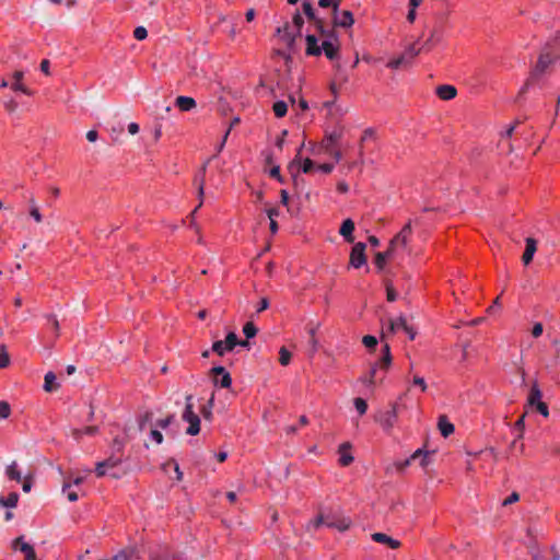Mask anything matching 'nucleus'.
Instances as JSON below:
<instances>
[{
	"label": "nucleus",
	"mask_w": 560,
	"mask_h": 560,
	"mask_svg": "<svg viewBox=\"0 0 560 560\" xmlns=\"http://www.w3.org/2000/svg\"><path fill=\"white\" fill-rule=\"evenodd\" d=\"M314 168V163L310 158H305L302 162L301 170L303 173H310Z\"/></svg>",
	"instance_id": "nucleus-53"
},
{
	"label": "nucleus",
	"mask_w": 560,
	"mask_h": 560,
	"mask_svg": "<svg viewBox=\"0 0 560 560\" xmlns=\"http://www.w3.org/2000/svg\"><path fill=\"white\" fill-rule=\"evenodd\" d=\"M353 231H354V222L351 219H346L339 230V233L348 243H353Z\"/></svg>",
	"instance_id": "nucleus-17"
},
{
	"label": "nucleus",
	"mask_w": 560,
	"mask_h": 560,
	"mask_svg": "<svg viewBox=\"0 0 560 560\" xmlns=\"http://www.w3.org/2000/svg\"><path fill=\"white\" fill-rule=\"evenodd\" d=\"M290 24L285 23L283 26H279L276 31L277 35L280 36L281 40L287 47L292 50L295 43L296 34L290 31Z\"/></svg>",
	"instance_id": "nucleus-10"
},
{
	"label": "nucleus",
	"mask_w": 560,
	"mask_h": 560,
	"mask_svg": "<svg viewBox=\"0 0 560 560\" xmlns=\"http://www.w3.org/2000/svg\"><path fill=\"white\" fill-rule=\"evenodd\" d=\"M371 537L375 542L386 545L392 549H397L401 546V542L399 540L394 539L393 537L384 533H374L372 534Z\"/></svg>",
	"instance_id": "nucleus-13"
},
{
	"label": "nucleus",
	"mask_w": 560,
	"mask_h": 560,
	"mask_svg": "<svg viewBox=\"0 0 560 560\" xmlns=\"http://www.w3.org/2000/svg\"><path fill=\"white\" fill-rule=\"evenodd\" d=\"M24 73L22 71H15L13 73L14 82L10 85L13 91H20L26 95H31L32 92L28 88L21 83Z\"/></svg>",
	"instance_id": "nucleus-20"
},
{
	"label": "nucleus",
	"mask_w": 560,
	"mask_h": 560,
	"mask_svg": "<svg viewBox=\"0 0 560 560\" xmlns=\"http://www.w3.org/2000/svg\"><path fill=\"white\" fill-rule=\"evenodd\" d=\"M436 94L441 100L450 101L457 95V90L454 85L443 84L436 88Z\"/></svg>",
	"instance_id": "nucleus-16"
},
{
	"label": "nucleus",
	"mask_w": 560,
	"mask_h": 560,
	"mask_svg": "<svg viewBox=\"0 0 560 560\" xmlns=\"http://www.w3.org/2000/svg\"><path fill=\"white\" fill-rule=\"evenodd\" d=\"M411 233H412V226H411V222L409 221L404 225V228L400 230V232L394 236V238L392 240V247H397V246L406 247L409 242Z\"/></svg>",
	"instance_id": "nucleus-9"
},
{
	"label": "nucleus",
	"mask_w": 560,
	"mask_h": 560,
	"mask_svg": "<svg viewBox=\"0 0 560 560\" xmlns=\"http://www.w3.org/2000/svg\"><path fill=\"white\" fill-rule=\"evenodd\" d=\"M5 474L9 479L20 482L22 480V474L18 469L16 462H12L5 469Z\"/></svg>",
	"instance_id": "nucleus-26"
},
{
	"label": "nucleus",
	"mask_w": 560,
	"mask_h": 560,
	"mask_svg": "<svg viewBox=\"0 0 560 560\" xmlns=\"http://www.w3.org/2000/svg\"><path fill=\"white\" fill-rule=\"evenodd\" d=\"M185 401V410L182 418L184 421L189 423L186 433L189 435H196L200 431V419L194 411L192 396L187 395Z\"/></svg>",
	"instance_id": "nucleus-3"
},
{
	"label": "nucleus",
	"mask_w": 560,
	"mask_h": 560,
	"mask_svg": "<svg viewBox=\"0 0 560 560\" xmlns=\"http://www.w3.org/2000/svg\"><path fill=\"white\" fill-rule=\"evenodd\" d=\"M150 435L152 440H154L158 444H161L163 442V434L159 430L152 429Z\"/></svg>",
	"instance_id": "nucleus-60"
},
{
	"label": "nucleus",
	"mask_w": 560,
	"mask_h": 560,
	"mask_svg": "<svg viewBox=\"0 0 560 560\" xmlns=\"http://www.w3.org/2000/svg\"><path fill=\"white\" fill-rule=\"evenodd\" d=\"M343 137H350V135H347L346 130L343 128H341L338 132L336 131V132L329 135L327 137V140L334 141V140H338Z\"/></svg>",
	"instance_id": "nucleus-56"
},
{
	"label": "nucleus",
	"mask_w": 560,
	"mask_h": 560,
	"mask_svg": "<svg viewBox=\"0 0 560 560\" xmlns=\"http://www.w3.org/2000/svg\"><path fill=\"white\" fill-rule=\"evenodd\" d=\"M148 36V31L143 26H138L133 31V37L138 40H143Z\"/></svg>",
	"instance_id": "nucleus-47"
},
{
	"label": "nucleus",
	"mask_w": 560,
	"mask_h": 560,
	"mask_svg": "<svg viewBox=\"0 0 560 560\" xmlns=\"http://www.w3.org/2000/svg\"><path fill=\"white\" fill-rule=\"evenodd\" d=\"M262 158H264V161H265V164L266 165H276L275 164V155H276V152L273 150H266L261 153Z\"/></svg>",
	"instance_id": "nucleus-42"
},
{
	"label": "nucleus",
	"mask_w": 560,
	"mask_h": 560,
	"mask_svg": "<svg viewBox=\"0 0 560 560\" xmlns=\"http://www.w3.org/2000/svg\"><path fill=\"white\" fill-rule=\"evenodd\" d=\"M353 404H354V407H355L357 411H358L361 416H362V415H364V413L366 412V410H368V404H366V401H365L363 398H361V397H357V398H354Z\"/></svg>",
	"instance_id": "nucleus-38"
},
{
	"label": "nucleus",
	"mask_w": 560,
	"mask_h": 560,
	"mask_svg": "<svg viewBox=\"0 0 560 560\" xmlns=\"http://www.w3.org/2000/svg\"><path fill=\"white\" fill-rule=\"evenodd\" d=\"M392 363V354H390V348L388 343H385L383 346V355L380 359L378 363L375 365H380L383 369H388Z\"/></svg>",
	"instance_id": "nucleus-23"
},
{
	"label": "nucleus",
	"mask_w": 560,
	"mask_h": 560,
	"mask_svg": "<svg viewBox=\"0 0 560 560\" xmlns=\"http://www.w3.org/2000/svg\"><path fill=\"white\" fill-rule=\"evenodd\" d=\"M322 50L324 51L325 56L330 60H334L338 55V48L331 42L328 40L323 42Z\"/></svg>",
	"instance_id": "nucleus-25"
},
{
	"label": "nucleus",
	"mask_w": 560,
	"mask_h": 560,
	"mask_svg": "<svg viewBox=\"0 0 560 560\" xmlns=\"http://www.w3.org/2000/svg\"><path fill=\"white\" fill-rule=\"evenodd\" d=\"M334 15L336 26L350 27L354 23L353 14L348 10L341 12L337 10V13H334Z\"/></svg>",
	"instance_id": "nucleus-11"
},
{
	"label": "nucleus",
	"mask_w": 560,
	"mask_h": 560,
	"mask_svg": "<svg viewBox=\"0 0 560 560\" xmlns=\"http://www.w3.org/2000/svg\"><path fill=\"white\" fill-rule=\"evenodd\" d=\"M238 343L237 335L233 331L226 335L225 340H218L212 345V351L222 357L225 352L232 351Z\"/></svg>",
	"instance_id": "nucleus-4"
},
{
	"label": "nucleus",
	"mask_w": 560,
	"mask_h": 560,
	"mask_svg": "<svg viewBox=\"0 0 560 560\" xmlns=\"http://www.w3.org/2000/svg\"><path fill=\"white\" fill-rule=\"evenodd\" d=\"M272 109L277 117H283L288 112V104L284 101H278L273 104Z\"/></svg>",
	"instance_id": "nucleus-32"
},
{
	"label": "nucleus",
	"mask_w": 560,
	"mask_h": 560,
	"mask_svg": "<svg viewBox=\"0 0 560 560\" xmlns=\"http://www.w3.org/2000/svg\"><path fill=\"white\" fill-rule=\"evenodd\" d=\"M412 383L413 385L420 386L422 392L427 390V384L423 377L416 375L413 376Z\"/></svg>",
	"instance_id": "nucleus-59"
},
{
	"label": "nucleus",
	"mask_w": 560,
	"mask_h": 560,
	"mask_svg": "<svg viewBox=\"0 0 560 560\" xmlns=\"http://www.w3.org/2000/svg\"><path fill=\"white\" fill-rule=\"evenodd\" d=\"M322 525H326L324 511H320L317 517L307 524V529H317Z\"/></svg>",
	"instance_id": "nucleus-33"
},
{
	"label": "nucleus",
	"mask_w": 560,
	"mask_h": 560,
	"mask_svg": "<svg viewBox=\"0 0 560 560\" xmlns=\"http://www.w3.org/2000/svg\"><path fill=\"white\" fill-rule=\"evenodd\" d=\"M542 331H544L542 324L536 323L532 329V335H533V337L538 338L541 336Z\"/></svg>",
	"instance_id": "nucleus-61"
},
{
	"label": "nucleus",
	"mask_w": 560,
	"mask_h": 560,
	"mask_svg": "<svg viewBox=\"0 0 560 560\" xmlns=\"http://www.w3.org/2000/svg\"><path fill=\"white\" fill-rule=\"evenodd\" d=\"M365 247V244L362 242L353 245L350 253V266L353 268H360L366 264Z\"/></svg>",
	"instance_id": "nucleus-5"
},
{
	"label": "nucleus",
	"mask_w": 560,
	"mask_h": 560,
	"mask_svg": "<svg viewBox=\"0 0 560 560\" xmlns=\"http://www.w3.org/2000/svg\"><path fill=\"white\" fill-rule=\"evenodd\" d=\"M406 55H401L399 56L398 58H395L393 60H390L388 63H387V67L388 68H392V69H398L400 68L401 66H406Z\"/></svg>",
	"instance_id": "nucleus-40"
},
{
	"label": "nucleus",
	"mask_w": 560,
	"mask_h": 560,
	"mask_svg": "<svg viewBox=\"0 0 560 560\" xmlns=\"http://www.w3.org/2000/svg\"><path fill=\"white\" fill-rule=\"evenodd\" d=\"M535 408L544 417H548L549 416L548 406L544 401L539 402L538 405H536Z\"/></svg>",
	"instance_id": "nucleus-62"
},
{
	"label": "nucleus",
	"mask_w": 560,
	"mask_h": 560,
	"mask_svg": "<svg viewBox=\"0 0 560 560\" xmlns=\"http://www.w3.org/2000/svg\"><path fill=\"white\" fill-rule=\"evenodd\" d=\"M303 11H304V14L307 16L308 20L315 21V19H316L315 11L313 9V5L310 2H304L303 3Z\"/></svg>",
	"instance_id": "nucleus-46"
},
{
	"label": "nucleus",
	"mask_w": 560,
	"mask_h": 560,
	"mask_svg": "<svg viewBox=\"0 0 560 560\" xmlns=\"http://www.w3.org/2000/svg\"><path fill=\"white\" fill-rule=\"evenodd\" d=\"M12 547L24 555L25 560H37L36 552L32 545L24 541L23 537H18L13 540Z\"/></svg>",
	"instance_id": "nucleus-8"
},
{
	"label": "nucleus",
	"mask_w": 560,
	"mask_h": 560,
	"mask_svg": "<svg viewBox=\"0 0 560 560\" xmlns=\"http://www.w3.org/2000/svg\"><path fill=\"white\" fill-rule=\"evenodd\" d=\"M541 397H542V393L541 390L539 389L537 383H534L532 388H530V392H529V395H528V398H527V404L530 406V407H535L536 405H538L539 402H542L541 401Z\"/></svg>",
	"instance_id": "nucleus-22"
},
{
	"label": "nucleus",
	"mask_w": 560,
	"mask_h": 560,
	"mask_svg": "<svg viewBox=\"0 0 560 560\" xmlns=\"http://www.w3.org/2000/svg\"><path fill=\"white\" fill-rule=\"evenodd\" d=\"M175 105L182 110V112H189L192 108L196 107V101L192 97L189 96H178L175 100Z\"/></svg>",
	"instance_id": "nucleus-21"
},
{
	"label": "nucleus",
	"mask_w": 560,
	"mask_h": 560,
	"mask_svg": "<svg viewBox=\"0 0 560 560\" xmlns=\"http://www.w3.org/2000/svg\"><path fill=\"white\" fill-rule=\"evenodd\" d=\"M19 502V494L11 492L7 498L0 497V505L4 508H15Z\"/></svg>",
	"instance_id": "nucleus-27"
},
{
	"label": "nucleus",
	"mask_w": 560,
	"mask_h": 560,
	"mask_svg": "<svg viewBox=\"0 0 560 560\" xmlns=\"http://www.w3.org/2000/svg\"><path fill=\"white\" fill-rule=\"evenodd\" d=\"M324 513L327 527L336 528L339 532H346L352 525L351 518L345 515L340 509H329Z\"/></svg>",
	"instance_id": "nucleus-2"
},
{
	"label": "nucleus",
	"mask_w": 560,
	"mask_h": 560,
	"mask_svg": "<svg viewBox=\"0 0 560 560\" xmlns=\"http://www.w3.org/2000/svg\"><path fill=\"white\" fill-rule=\"evenodd\" d=\"M10 364V357L4 345H0V369H4Z\"/></svg>",
	"instance_id": "nucleus-34"
},
{
	"label": "nucleus",
	"mask_w": 560,
	"mask_h": 560,
	"mask_svg": "<svg viewBox=\"0 0 560 560\" xmlns=\"http://www.w3.org/2000/svg\"><path fill=\"white\" fill-rule=\"evenodd\" d=\"M59 385L56 383V375L54 372H48L44 378V389L46 392H55Z\"/></svg>",
	"instance_id": "nucleus-24"
},
{
	"label": "nucleus",
	"mask_w": 560,
	"mask_h": 560,
	"mask_svg": "<svg viewBox=\"0 0 560 560\" xmlns=\"http://www.w3.org/2000/svg\"><path fill=\"white\" fill-rule=\"evenodd\" d=\"M152 416L153 415L150 411H147L142 416H140V418L138 420L140 431H143L145 429L147 423L151 422Z\"/></svg>",
	"instance_id": "nucleus-41"
},
{
	"label": "nucleus",
	"mask_w": 560,
	"mask_h": 560,
	"mask_svg": "<svg viewBox=\"0 0 560 560\" xmlns=\"http://www.w3.org/2000/svg\"><path fill=\"white\" fill-rule=\"evenodd\" d=\"M243 332L247 339L253 338L257 334V328L252 322H247L243 327Z\"/></svg>",
	"instance_id": "nucleus-37"
},
{
	"label": "nucleus",
	"mask_w": 560,
	"mask_h": 560,
	"mask_svg": "<svg viewBox=\"0 0 560 560\" xmlns=\"http://www.w3.org/2000/svg\"><path fill=\"white\" fill-rule=\"evenodd\" d=\"M208 164H209V160H207L202 164L201 168L195 175V178H194V183L198 186V196L200 198V202H199L198 207H200L202 205V197H203V192H205V176H206V171H207Z\"/></svg>",
	"instance_id": "nucleus-12"
},
{
	"label": "nucleus",
	"mask_w": 560,
	"mask_h": 560,
	"mask_svg": "<svg viewBox=\"0 0 560 560\" xmlns=\"http://www.w3.org/2000/svg\"><path fill=\"white\" fill-rule=\"evenodd\" d=\"M438 427H439L441 434L444 438L450 436L455 430L454 424L448 421V419L445 415H442L439 417Z\"/></svg>",
	"instance_id": "nucleus-18"
},
{
	"label": "nucleus",
	"mask_w": 560,
	"mask_h": 560,
	"mask_svg": "<svg viewBox=\"0 0 560 560\" xmlns=\"http://www.w3.org/2000/svg\"><path fill=\"white\" fill-rule=\"evenodd\" d=\"M376 421L384 430H390L397 421V406L394 404L388 410L380 412Z\"/></svg>",
	"instance_id": "nucleus-6"
},
{
	"label": "nucleus",
	"mask_w": 560,
	"mask_h": 560,
	"mask_svg": "<svg viewBox=\"0 0 560 560\" xmlns=\"http://www.w3.org/2000/svg\"><path fill=\"white\" fill-rule=\"evenodd\" d=\"M269 175L272 177V178H276L278 182L280 183H283V177L281 176L280 174V166L279 165H272L270 171H269Z\"/></svg>",
	"instance_id": "nucleus-51"
},
{
	"label": "nucleus",
	"mask_w": 560,
	"mask_h": 560,
	"mask_svg": "<svg viewBox=\"0 0 560 560\" xmlns=\"http://www.w3.org/2000/svg\"><path fill=\"white\" fill-rule=\"evenodd\" d=\"M213 401H214V395L212 394L208 404L202 406L200 412L201 415L203 416L205 419H210L211 418V409H212V406H213Z\"/></svg>",
	"instance_id": "nucleus-36"
},
{
	"label": "nucleus",
	"mask_w": 560,
	"mask_h": 560,
	"mask_svg": "<svg viewBox=\"0 0 560 560\" xmlns=\"http://www.w3.org/2000/svg\"><path fill=\"white\" fill-rule=\"evenodd\" d=\"M537 250V243L536 241L533 238V237H527L526 238V247H525V252L522 256V260L524 262V265H529L530 261L533 260V257L535 255Z\"/></svg>",
	"instance_id": "nucleus-15"
},
{
	"label": "nucleus",
	"mask_w": 560,
	"mask_h": 560,
	"mask_svg": "<svg viewBox=\"0 0 560 560\" xmlns=\"http://www.w3.org/2000/svg\"><path fill=\"white\" fill-rule=\"evenodd\" d=\"M431 453L422 450V455H420L418 458H420V465L421 467H427L430 463Z\"/></svg>",
	"instance_id": "nucleus-57"
},
{
	"label": "nucleus",
	"mask_w": 560,
	"mask_h": 560,
	"mask_svg": "<svg viewBox=\"0 0 560 560\" xmlns=\"http://www.w3.org/2000/svg\"><path fill=\"white\" fill-rule=\"evenodd\" d=\"M106 469H107V468L105 467L104 463H103V462H98V463L96 464V468H95L96 476H97V477H103V476H105V475H106Z\"/></svg>",
	"instance_id": "nucleus-63"
},
{
	"label": "nucleus",
	"mask_w": 560,
	"mask_h": 560,
	"mask_svg": "<svg viewBox=\"0 0 560 560\" xmlns=\"http://www.w3.org/2000/svg\"><path fill=\"white\" fill-rule=\"evenodd\" d=\"M4 107L8 112L13 113L18 108V103L14 100L5 102Z\"/></svg>",
	"instance_id": "nucleus-64"
},
{
	"label": "nucleus",
	"mask_w": 560,
	"mask_h": 560,
	"mask_svg": "<svg viewBox=\"0 0 560 560\" xmlns=\"http://www.w3.org/2000/svg\"><path fill=\"white\" fill-rule=\"evenodd\" d=\"M122 131H124V126L118 124L117 126H113L110 128L109 136L112 138H117L122 133Z\"/></svg>",
	"instance_id": "nucleus-58"
},
{
	"label": "nucleus",
	"mask_w": 560,
	"mask_h": 560,
	"mask_svg": "<svg viewBox=\"0 0 560 560\" xmlns=\"http://www.w3.org/2000/svg\"><path fill=\"white\" fill-rule=\"evenodd\" d=\"M520 500V494L517 492H512L508 498H505L503 501H502V505L503 506H508L510 504H513L515 502H517Z\"/></svg>",
	"instance_id": "nucleus-52"
},
{
	"label": "nucleus",
	"mask_w": 560,
	"mask_h": 560,
	"mask_svg": "<svg viewBox=\"0 0 560 560\" xmlns=\"http://www.w3.org/2000/svg\"><path fill=\"white\" fill-rule=\"evenodd\" d=\"M292 22H293V26L296 30L295 34L299 35L301 32V28L304 24V20L302 18V15L300 14V12H295V14L293 15Z\"/></svg>",
	"instance_id": "nucleus-43"
},
{
	"label": "nucleus",
	"mask_w": 560,
	"mask_h": 560,
	"mask_svg": "<svg viewBox=\"0 0 560 560\" xmlns=\"http://www.w3.org/2000/svg\"><path fill=\"white\" fill-rule=\"evenodd\" d=\"M11 413V408L8 401H0V418L7 419Z\"/></svg>",
	"instance_id": "nucleus-45"
},
{
	"label": "nucleus",
	"mask_w": 560,
	"mask_h": 560,
	"mask_svg": "<svg viewBox=\"0 0 560 560\" xmlns=\"http://www.w3.org/2000/svg\"><path fill=\"white\" fill-rule=\"evenodd\" d=\"M389 323H390V332L392 334H395L396 331H398L400 329L404 330L407 326V322L404 316H399L396 319H389Z\"/></svg>",
	"instance_id": "nucleus-28"
},
{
	"label": "nucleus",
	"mask_w": 560,
	"mask_h": 560,
	"mask_svg": "<svg viewBox=\"0 0 560 560\" xmlns=\"http://www.w3.org/2000/svg\"><path fill=\"white\" fill-rule=\"evenodd\" d=\"M420 455H422V448H418L408 459L397 463V470L402 471L406 467H408L411 464L412 460L418 459Z\"/></svg>",
	"instance_id": "nucleus-31"
},
{
	"label": "nucleus",
	"mask_w": 560,
	"mask_h": 560,
	"mask_svg": "<svg viewBox=\"0 0 560 560\" xmlns=\"http://www.w3.org/2000/svg\"><path fill=\"white\" fill-rule=\"evenodd\" d=\"M386 295L388 302H394L397 300V292L389 282L386 283Z\"/></svg>",
	"instance_id": "nucleus-49"
},
{
	"label": "nucleus",
	"mask_w": 560,
	"mask_h": 560,
	"mask_svg": "<svg viewBox=\"0 0 560 560\" xmlns=\"http://www.w3.org/2000/svg\"><path fill=\"white\" fill-rule=\"evenodd\" d=\"M102 462L104 463L106 468L113 469L122 462V455H116L115 453H112L108 458Z\"/></svg>",
	"instance_id": "nucleus-29"
},
{
	"label": "nucleus",
	"mask_w": 560,
	"mask_h": 560,
	"mask_svg": "<svg viewBox=\"0 0 560 560\" xmlns=\"http://www.w3.org/2000/svg\"><path fill=\"white\" fill-rule=\"evenodd\" d=\"M386 254H382L381 252L376 253L375 254V265L377 267L378 270H383L385 265H386Z\"/></svg>",
	"instance_id": "nucleus-44"
},
{
	"label": "nucleus",
	"mask_w": 560,
	"mask_h": 560,
	"mask_svg": "<svg viewBox=\"0 0 560 560\" xmlns=\"http://www.w3.org/2000/svg\"><path fill=\"white\" fill-rule=\"evenodd\" d=\"M362 342L366 348L372 349L377 345V339L374 336L366 335L363 337Z\"/></svg>",
	"instance_id": "nucleus-50"
},
{
	"label": "nucleus",
	"mask_w": 560,
	"mask_h": 560,
	"mask_svg": "<svg viewBox=\"0 0 560 560\" xmlns=\"http://www.w3.org/2000/svg\"><path fill=\"white\" fill-rule=\"evenodd\" d=\"M340 0H319L318 4L322 8H328L332 5L334 13H337V9L339 7Z\"/></svg>",
	"instance_id": "nucleus-48"
},
{
	"label": "nucleus",
	"mask_w": 560,
	"mask_h": 560,
	"mask_svg": "<svg viewBox=\"0 0 560 560\" xmlns=\"http://www.w3.org/2000/svg\"><path fill=\"white\" fill-rule=\"evenodd\" d=\"M306 54L310 56H319L322 54V46L318 45L317 38L314 35L306 36Z\"/></svg>",
	"instance_id": "nucleus-19"
},
{
	"label": "nucleus",
	"mask_w": 560,
	"mask_h": 560,
	"mask_svg": "<svg viewBox=\"0 0 560 560\" xmlns=\"http://www.w3.org/2000/svg\"><path fill=\"white\" fill-rule=\"evenodd\" d=\"M351 444L349 442H345L339 446V464L343 467L349 466L353 462V456L350 453Z\"/></svg>",
	"instance_id": "nucleus-14"
},
{
	"label": "nucleus",
	"mask_w": 560,
	"mask_h": 560,
	"mask_svg": "<svg viewBox=\"0 0 560 560\" xmlns=\"http://www.w3.org/2000/svg\"><path fill=\"white\" fill-rule=\"evenodd\" d=\"M560 54V39L553 38L551 42L547 43L542 48L537 63L529 73L528 79L526 80L524 86L521 90V93H524L532 84L539 82L541 77L548 71L549 67L557 61Z\"/></svg>",
	"instance_id": "nucleus-1"
},
{
	"label": "nucleus",
	"mask_w": 560,
	"mask_h": 560,
	"mask_svg": "<svg viewBox=\"0 0 560 560\" xmlns=\"http://www.w3.org/2000/svg\"><path fill=\"white\" fill-rule=\"evenodd\" d=\"M290 360H291L290 351L285 347H282L279 351V362L282 365H288L290 363Z\"/></svg>",
	"instance_id": "nucleus-39"
},
{
	"label": "nucleus",
	"mask_w": 560,
	"mask_h": 560,
	"mask_svg": "<svg viewBox=\"0 0 560 560\" xmlns=\"http://www.w3.org/2000/svg\"><path fill=\"white\" fill-rule=\"evenodd\" d=\"M306 148V143L305 142H302V145L301 148L299 149L298 151V154L295 156V159L290 163L289 165V170L290 172L292 173V176H293V179L294 182L296 183V179H298V175L294 174V167H295V164L296 163H301L302 162V151Z\"/></svg>",
	"instance_id": "nucleus-30"
},
{
	"label": "nucleus",
	"mask_w": 560,
	"mask_h": 560,
	"mask_svg": "<svg viewBox=\"0 0 560 560\" xmlns=\"http://www.w3.org/2000/svg\"><path fill=\"white\" fill-rule=\"evenodd\" d=\"M174 420V416L173 415H170L167 416L166 418L164 419H160L156 421V425L162 428V429H166Z\"/></svg>",
	"instance_id": "nucleus-54"
},
{
	"label": "nucleus",
	"mask_w": 560,
	"mask_h": 560,
	"mask_svg": "<svg viewBox=\"0 0 560 560\" xmlns=\"http://www.w3.org/2000/svg\"><path fill=\"white\" fill-rule=\"evenodd\" d=\"M213 374V383L222 388H229L232 384L230 373L223 366H214L211 370Z\"/></svg>",
	"instance_id": "nucleus-7"
},
{
	"label": "nucleus",
	"mask_w": 560,
	"mask_h": 560,
	"mask_svg": "<svg viewBox=\"0 0 560 560\" xmlns=\"http://www.w3.org/2000/svg\"><path fill=\"white\" fill-rule=\"evenodd\" d=\"M124 447H125V442L122 440H120L118 436H116L113 440L112 453H115L116 455H122Z\"/></svg>",
	"instance_id": "nucleus-35"
},
{
	"label": "nucleus",
	"mask_w": 560,
	"mask_h": 560,
	"mask_svg": "<svg viewBox=\"0 0 560 560\" xmlns=\"http://www.w3.org/2000/svg\"><path fill=\"white\" fill-rule=\"evenodd\" d=\"M374 137H380V135H377V131L374 128H366L363 131V135L361 136L360 140H366L369 138H374Z\"/></svg>",
	"instance_id": "nucleus-55"
}]
</instances>
